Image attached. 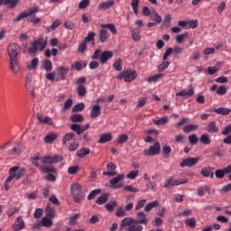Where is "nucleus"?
<instances>
[{
    "label": "nucleus",
    "mask_w": 231,
    "mask_h": 231,
    "mask_svg": "<svg viewBox=\"0 0 231 231\" xmlns=\"http://www.w3.org/2000/svg\"><path fill=\"white\" fill-rule=\"evenodd\" d=\"M138 219H134L133 217H125L120 225V231H142L143 230V226L140 225H147L149 223V218H147V215L145 213L140 211L136 214Z\"/></svg>",
    "instance_id": "nucleus-1"
},
{
    "label": "nucleus",
    "mask_w": 231,
    "mask_h": 231,
    "mask_svg": "<svg viewBox=\"0 0 231 231\" xmlns=\"http://www.w3.org/2000/svg\"><path fill=\"white\" fill-rule=\"evenodd\" d=\"M25 170L24 168H21L19 166H14L9 170V176L5 180V189L8 190L10 189V183L14 181V180H21L24 176Z\"/></svg>",
    "instance_id": "nucleus-2"
},
{
    "label": "nucleus",
    "mask_w": 231,
    "mask_h": 231,
    "mask_svg": "<svg viewBox=\"0 0 231 231\" xmlns=\"http://www.w3.org/2000/svg\"><path fill=\"white\" fill-rule=\"evenodd\" d=\"M32 162L35 167H38L42 171V172H57L53 166L44 167L46 165L44 162V157L41 156V153H35L32 157Z\"/></svg>",
    "instance_id": "nucleus-3"
},
{
    "label": "nucleus",
    "mask_w": 231,
    "mask_h": 231,
    "mask_svg": "<svg viewBox=\"0 0 231 231\" xmlns=\"http://www.w3.org/2000/svg\"><path fill=\"white\" fill-rule=\"evenodd\" d=\"M113 58V52L110 51H102V50H96L92 55V60H100L101 64H106L109 59Z\"/></svg>",
    "instance_id": "nucleus-4"
},
{
    "label": "nucleus",
    "mask_w": 231,
    "mask_h": 231,
    "mask_svg": "<svg viewBox=\"0 0 231 231\" xmlns=\"http://www.w3.org/2000/svg\"><path fill=\"white\" fill-rule=\"evenodd\" d=\"M137 77L138 74L136 73V70L127 69L119 73V75L116 76V79L118 80H122L124 79L125 82H133V80H134Z\"/></svg>",
    "instance_id": "nucleus-5"
},
{
    "label": "nucleus",
    "mask_w": 231,
    "mask_h": 231,
    "mask_svg": "<svg viewBox=\"0 0 231 231\" xmlns=\"http://www.w3.org/2000/svg\"><path fill=\"white\" fill-rule=\"evenodd\" d=\"M86 82V77H80L76 79V86L77 88V92L79 97H86L88 90L86 89V86H84V83Z\"/></svg>",
    "instance_id": "nucleus-6"
},
{
    "label": "nucleus",
    "mask_w": 231,
    "mask_h": 231,
    "mask_svg": "<svg viewBox=\"0 0 231 231\" xmlns=\"http://www.w3.org/2000/svg\"><path fill=\"white\" fill-rule=\"evenodd\" d=\"M37 12H39V7H31L15 17L14 23H19L22 19H26V17H30L31 15H33V14H37Z\"/></svg>",
    "instance_id": "nucleus-7"
},
{
    "label": "nucleus",
    "mask_w": 231,
    "mask_h": 231,
    "mask_svg": "<svg viewBox=\"0 0 231 231\" xmlns=\"http://www.w3.org/2000/svg\"><path fill=\"white\" fill-rule=\"evenodd\" d=\"M7 53L9 55V60L17 59V55L21 53V47L18 44L12 43L7 48Z\"/></svg>",
    "instance_id": "nucleus-8"
},
{
    "label": "nucleus",
    "mask_w": 231,
    "mask_h": 231,
    "mask_svg": "<svg viewBox=\"0 0 231 231\" xmlns=\"http://www.w3.org/2000/svg\"><path fill=\"white\" fill-rule=\"evenodd\" d=\"M162 151L160 143L157 142L153 145H151L148 150L143 151L144 156H156Z\"/></svg>",
    "instance_id": "nucleus-9"
},
{
    "label": "nucleus",
    "mask_w": 231,
    "mask_h": 231,
    "mask_svg": "<svg viewBox=\"0 0 231 231\" xmlns=\"http://www.w3.org/2000/svg\"><path fill=\"white\" fill-rule=\"evenodd\" d=\"M188 180H176L172 177H170L164 181V188L170 189V187H176L178 185H183V183H187Z\"/></svg>",
    "instance_id": "nucleus-10"
},
{
    "label": "nucleus",
    "mask_w": 231,
    "mask_h": 231,
    "mask_svg": "<svg viewBox=\"0 0 231 231\" xmlns=\"http://www.w3.org/2000/svg\"><path fill=\"white\" fill-rule=\"evenodd\" d=\"M178 26L180 28H184L185 30H190V28H198V21L197 20H190V21H179Z\"/></svg>",
    "instance_id": "nucleus-11"
},
{
    "label": "nucleus",
    "mask_w": 231,
    "mask_h": 231,
    "mask_svg": "<svg viewBox=\"0 0 231 231\" xmlns=\"http://www.w3.org/2000/svg\"><path fill=\"white\" fill-rule=\"evenodd\" d=\"M9 69L14 75H17L21 71V65H19V60L17 59L9 60Z\"/></svg>",
    "instance_id": "nucleus-12"
},
{
    "label": "nucleus",
    "mask_w": 231,
    "mask_h": 231,
    "mask_svg": "<svg viewBox=\"0 0 231 231\" xmlns=\"http://www.w3.org/2000/svg\"><path fill=\"white\" fill-rule=\"evenodd\" d=\"M199 162V157L196 158H186L180 162V167H194L197 163Z\"/></svg>",
    "instance_id": "nucleus-13"
},
{
    "label": "nucleus",
    "mask_w": 231,
    "mask_h": 231,
    "mask_svg": "<svg viewBox=\"0 0 231 231\" xmlns=\"http://www.w3.org/2000/svg\"><path fill=\"white\" fill-rule=\"evenodd\" d=\"M91 127V125L87 124L84 126H80V125L73 124L70 125L71 131H74L77 134L80 135L82 133H85V131H88Z\"/></svg>",
    "instance_id": "nucleus-14"
},
{
    "label": "nucleus",
    "mask_w": 231,
    "mask_h": 231,
    "mask_svg": "<svg viewBox=\"0 0 231 231\" xmlns=\"http://www.w3.org/2000/svg\"><path fill=\"white\" fill-rule=\"evenodd\" d=\"M210 91H216L217 95L223 97V95H226L227 89L225 85H220L218 87L217 85H213L210 87Z\"/></svg>",
    "instance_id": "nucleus-15"
},
{
    "label": "nucleus",
    "mask_w": 231,
    "mask_h": 231,
    "mask_svg": "<svg viewBox=\"0 0 231 231\" xmlns=\"http://www.w3.org/2000/svg\"><path fill=\"white\" fill-rule=\"evenodd\" d=\"M43 158H44L45 165H51L53 163H59V162H60V156L57 154L53 156L45 155L43 156Z\"/></svg>",
    "instance_id": "nucleus-16"
},
{
    "label": "nucleus",
    "mask_w": 231,
    "mask_h": 231,
    "mask_svg": "<svg viewBox=\"0 0 231 231\" xmlns=\"http://www.w3.org/2000/svg\"><path fill=\"white\" fill-rule=\"evenodd\" d=\"M34 43L36 45V48H38L40 51H42L44 48H46V45L48 44V39L44 37H40L34 42Z\"/></svg>",
    "instance_id": "nucleus-17"
},
{
    "label": "nucleus",
    "mask_w": 231,
    "mask_h": 231,
    "mask_svg": "<svg viewBox=\"0 0 231 231\" xmlns=\"http://www.w3.org/2000/svg\"><path fill=\"white\" fill-rule=\"evenodd\" d=\"M88 66L86 60L76 61L71 65V69H76V71H82L84 68Z\"/></svg>",
    "instance_id": "nucleus-18"
},
{
    "label": "nucleus",
    "mask_w": 231,
    "mask_h": 231,
    "mask_svg": "<svg viewBox=\"0 0 231 231\" xmlns=\"http://www.w3.org/2000/svg\"><path fill=\"white\" fill-rule=\"evenodd\" d=\"M194 88H189V89H183L180 92L176 93V97H184L185 98H189V97H193Z\"/></svg>",
    "instance_id": "nucleus-19"
},
{
    "label": "nucleus",
    "mask_w": 231,
    "mask_h": 231,
    "mask_svg": "<svg viewBox=\"0 0 231 231\" xmlns=\"http://www.w3.org/2000/svg\"><path fill=\"white\" fill-rule=\"evenodd\" d=\"M23 228H24V220L23 219V217H18L14 222V230L21 231Z\"/></svg>",
    "instance_id": "nucleus-20"
},
{
    "label": "nucleus",
    "mask_w": 231,
    "mask_h": 231,
    "mask_svg": "<svg viewBox=\"0 0 231 231\" xmlns=\"http://www.w3.org/2000/svg\"><path fill=\"white\" fill-rule=\"evenodd\" d=\"M100 106L95 105L92 106L91 112H90V118H98L100 115H102V112L100 110Z\"/></svg>",
    "instance_id": "nucleus-21"
},
{
    "label": "nucleus",
    "mask_w": 231,
    "mask_h": 231,
    "mask_svg": "<svg viewBox=\"0 0 231 231\" xmlns=\"http://www.w3.org/2000/svg\"><path fill=\"white\" fill-rule=\"evenodd\" d=\"M124 178H125V175H124V174H119V175H117L116 177L111 179V180H109V183L113 185V186H112V189H116V188L120 187V186H116V184H117V183H120V181H122V180H124Z\"/></svg>",
    "instance_id": "nucleus-22"
},
{
    "label": "nucleus",
    "mask_w": 231,
    "mask_h": 231,
    "mask_svg": "<svg viewBox=\"0 0 231 231\" xmlns=\"http://www.w3.org/2000/svg\"><path fill=\"white\" fill-rule=\"evenodd\" d=\"M113 140V135L109 133L103 134L99 136V140L97 143H107V142H111Z\"/></svg>",
    "instance_id": "nucleus-23"
},
{
    "label": "nucleus",
    "mask_w": 231,
    "mask_h": 231,
    "mask_svg": "<svg viewBox=\"0 0 231 231\" xmlns=\"http://www.w3.org/2000/svg\"><path fill=\"white\" fill-rule=\"evenodd\" d=\"M72 196H77V194H80L82 192V186L79 183H73L70 187Z\"/></svg>",
    "instance_id": "nucleus-24"
},
{
    "label": "nucleus",
    "mask_w": 231,
    "mask_h": 231,
    "mask_svg": "<svg viewBox=\"0 0 231 231\" xmlns=\"http://www.w3.org/2000/svg\"><path fill=\"white\" fill-rule=\"evenodd\" d=\"M37 66H39V58H33L31 62L27 64V69L33 71L37 69Z\"/></svg>",
    "instance_id": "nucleus-25"
},
{
    "label": "nucleus",
    "mask_w": 231,
    "mask_h": 231,
    "mask_svg": "<svg viewBox=\"0 0 231 231\" xmlns=\"http://www.w3.org/2000/svg\"><path fill=\"white\" fill-rule=\"evenodd\" d=\"M113 5H115V1H113V0L102 2L101 4H99L98 9L99 10H107V9L111 8V6H113Z\"/></svg>",
    "instance_id": "nucleus-26"
},
{
    "label": "nucleus",
    "mask_w": 231,
    "mask_h": 231,
    "mask_svg": "<svg viewBox=\"0 0 231 231\" xmlns=\"http://www.w3.org/2000/svg\"><path fill=\"white\" fill-rule=\"evenodd\" d=\"M151 21H154V23H157V24H160L162 23V16L158 14L156 10L152 11L150 14Z\"/></svg>",
    "instance_id": "nucleus-27"
},
{
    "label": "nucleus",
    "mask_w": 231,
    "mask_h": 231,
    "mask_svg": "<svg viewBox=\"0 0 231 231\" xmlns=\"http://www.w3.org/2000/svg\"><path fill=\"white\" fill-rule=\"evenodd\" d=\"M207 131L211 134H214V133H219V129L217 128L216 122H210L207 127Z\"/></svg>",
    "instance_id": "nucleus-28"
},
{
    "label": "nucleus",
    "mask_w": 231,
    "mask_h": 231,
    "mask_svg": "<svg viewBox=\"0 0 231 231\" xmlns=\"http://www.w3.org/2000/svg\"><path fill=\"white\" fill-rule=\"evenodd\" d=\"M156 207H160V202L158 200L150 202L144 207V212H151V210L156 208Z\"/></svg>",
    "instance_id": "nucleus-29"
},
{
    "label": "nucleus",
    "mask_w": 231,
    "mask_h": 231,
    "mask_svg": "<svg viewBox=\"0 0 231 231\" xmlns=\"http://www.w3.org/2000/svg\"><path fill=\"white\" fill-rule=\"evenodd\" d=\"M39 122H42V124H47V125H53V120H51L49 116H44L42 115L38 116Z\"/></svg>",
    "instance_id": "nucleus-30"
},
{
    "label": "nucleus",
    "mask_w": 231,
    "mask_h": 231,
    "mask_svg": "<svg viewBox=\"0 0 231 231\" xmlns=\"http://www.w3.org/2000/svg\"><path fill=\"white\" fill-rule=\"evenodd\" d=\"M25 88L30 93H33V85H32V76L30 75L26 76Z\"/></svg>",
    "instance_id": "nucleus-31"
},
{
    "label": "nucleus",
    "mask_w": 231,
    "mask_h": 231,
    "mask_svg": "<svg viewBox=\"0 0 231 231\" xmlns=\"http://www.w3.org/2000/svg\"><path fill=\"white\" fill-rule=\"evenodd\" d=\"M109 39V33H107V31L106 29H101L99 31V41L101 42H106Z\"/></svg>",
    "instance_id": "nucleus-32"
},
{
    "label": "nucleus",
    "mask_w": 231,
    "mask_h": 231,
    "mask_svg": "<svg viewBox=\"0 0 231 231\" xmlns=\"http://www.w3.org/2000/svg\"><path fill=\"white\" fill-rule=\"evenodd\" d=\"M214 112L217 113V115H230L231 113V109L230 108H226V107H219V108H215Z\"/></svg>",
    "instance_id": "nucleus-33"
},
{
    "label": "nucleus",
    "mask_w": 231,
    "mask_h": 231,
    "mask_svg": "<svg viewBox=\"0 0 231 231\" xmlns=\"http://www.w3.org/2000/svg\"><path fill=\"white\" fill-rule=\"evenodd\" d=\"M205 192H210L209 186H202L197 189V194L199 198H203V196H205Z\"/></svg>",
    "instance_id": "nucleus-34"
},
{
    "label": "nucleus",
    "mask_w": 231,
    "mask_h": 231,
    "mask_svg": "<svg viewBox=\"0 0 231 231\" xmlns=\"http://www.w3.org/2000/svg\"><path fill=\"white\" fill-rule=\"evenodd\" d=\"M42 68L45 69V71H51V69H53V63H51L50 60H45L42 62Z\"/></svg>",
    "instance_id": "nucleus-35"
},
{
    "label": "nucleus",
    "mask_w": 231,
    "mask_h": 231,
    "mask_svg": "<svg viewBox=\"0 0 231 231\" xmlns=\"http://www.w3.org/2000/svg\"><path fill=\"white\" fill-rule=\"evenodd\" d=\"M42 226L50 228L53 225V221L49 217H43L42 218Z\"/></svg>",
    "instance_id": "nucleus-36"
},
{
    "label": "nucleus",
    "mask_w": 231,
    "mask_h": 231,
    "mask_svg": "<svg viewBox=\"0 0 231 231\" xmlns=\"http://www.w3.org/2000/svg\"><path fill=\"white\" fill-rule=\"evenodd\" d=\"M168 123H169V117L167 116H163V117H161L160 119L153 120L154 125H165Z\"/></svg>",
    "instance_id": "nucleus-37"
},
{
    "label": "nucleus",
    "mask_w": 231,
    "mask_h": 231,
    "mask_svg": "<svg viewBox=\"0 0 231 231\" xmlns=\"http://www.w3.org/2000/svg\"><path fill=\"white\" fill-rule=\"evenodd\" d=\"M58 71H59L61 79H64L66 77V75H68V73L69 71V67L60 66V67H58Z\"/></svg>",
    "instance_id": "nucleus-38"
},
{
    "label": "nucleus",
    "mask_w": 231,
    "mask_h": 231,
    "mask_svg": "<svg viewBox=\"0 0 231 231\" xmlns=\"http://www.w3.org/2000/svg\"><path fill=\"white\" fill-rule=\"evenodd\" d=\"M70 121H72L74 123H81L84 121V116H82L80 114H74V115L70 116Z\"/></svg>",
    "instance_id": "nucleus-39"
},
{
    "label": "nucleus",
    "mask_w": 231,
    "mask_h": 231,
    "mask_svg": "<svg viewBox=\"0 0 231 231\" xmlns=\"http://www.w3.org/2000/svg\"><path fill=\"white\" fill-rule=\"evenodd\" d=\"M57 140V134H50L44 137L45 143H53Z\"/></svg>",
    "instance_id": "nucleus-40"
},
{
    "label": "nucleus",
    "mask_w": 231,
    "mask_h": 231,
    "mask_svg": "<svg viewBox=\"0 0 231 231\" xmlns=\"http://www.w3.org/2000/svg\"><path fill=\"white\" fill-rule=\"evenodd\" d=\"M75 138V134L73 133H68L66 134L62 138V145H66L68 142H70V140H73Z\"/></svg>",
    "instance_id": "nucleus-41"
},
{
    "label": "nucleus",
    "mask_w": 231,
    "mask_h": 231,
    "mask_svg": "<svg viewBox=\"0 0 231 231\" xmlns=\"http://www.w3.org/2000/svg\"><path fill=\"white\" fill-rule=\"evenodd\" d=\"M58 53H59V50L57 49H51V50L47 49L45 51V57H47L48 59H50V57H57Z\"/></svg>",
    "instance_id": "nucleus-42"
},
{
    "label": "nucleus",
    "mask_w": 231,
    "mask_h": 231,
    "mask_svg": "<svg viewBox=\"0 0 231 231\" xmlns=\"http://www.w3.org/2000/svg\"><path fill=\"white\" fill-rule=\"evenodd\" d=\"M101 28H106L113 33V35H116V27H115V24L113 23H107V24H101Z\"/></svg>",
    "instance_id": "nucleus-43"
},
{
    "label": "nucleus",
    "mask_w": 231,
    "mask_h": 231,
    "mask_svg": "<svg viewBox=\"0 0 231 231\" xmlns=\"http://www.w3.org/2000/svg\"><path fill=\"white\" fill-rule=\"evenodd\" d=\"M60 24H62V22L60 20H56L55 22H53L51 26L47 27L48 33H50V32H53L54 30H57Z\"/></svg>",
    "instance_id": "nucleus-44"
},
{
    "label": "nucleus",
    "mask_w": 231,
    "mask_h": 231,
    "mask_svg": "<svg viewBox=\"0 0 231 231\" xmlns=\"http://www.w3.org/2000/svg\"><path fill=\"white\" fill-rule=\"evenodd\" d=\"M200 143H204V145H209L210 143V136L207 134H204L199 138Z\"/></svg>",
    "instance_id": "nucleus-45"
},
{
    "label": "nucleus",
    "mask_w": 231,
    "mask_h": 231,
    "mask_svg": "<svg viewBox=\"0 0 231 231\" xmlns=\"http://www.w3.org/2000/svg\"><path fill=\"white\" fill-rule=\"evenodd\" d=\"M198 129V125H188L183 127V133H192V131H196Z\"/></svg>",
    "instance_id": "nucleus-46"
},
{
    "label": "nucleus",
    "mask_w": 231,
    "mask_h": 231,
    "mask_svg": "<svg viewBox=\"0 0 231 231\" xmlns=\"http://www.w3.org/2000/svg\"><path fill=\"white\" fill-rule=\"evenodd\" d=\"M131 6L135 15H138V8L140 6V0H132Z\"/></svg>",
    "instance_id": "nucleus-47"
},
{
    "label": "nucleus",
    "mask_w": 231,
    "mask_h": 231,
    "mask_svg": "<svg viewBox=\"0 0 231 231\" xmlns=\"http://www.w3.org/2000/svg\"><path fill=\"white\" fill-rule=\"evenodd\" d=\"M89 152H90L89 149L83 148L77 152V157L84 158L85 156H88V154H89Z\"/></svg>",
    "instance_id": "nucleus-48"
},
{
    "label": "nucleus",
    "mask_w": 231,
    "mask_h": 231,
    "mask_svg": "<svg viewBox=\"0 0 231 231\" xmlns=\"http://www.w3.org/2000/svg\"><path fill=\"white\" fill-rule=\"evenodd\" d=\"M186 226H189V228H196V218L195 217H190L186 219L185 221Z\"/></svg>",
    "instance_id": "nucleus-49"
},
{
    "label": "nucleus",
    "mask_w": 231,
    "mask_h": 231,
    "mask_svg": "<svg viewBox=\"0 0 231 231\" xmlns=\"http://www.w3.org/2000/svg\"><path fill=\"white\" fill-rule=\"evenodd\" d=\"M84 107H86L84 103L77 104L72 107V113H79L80 111H84Z\"/></svg>",
    "instance_id": "nucleus-50"
},
{
    "label": "nucleus",
    "mask_w": 231,
    "mask_h": 231,
    "mask_svg": "<svg viewBox=\"0 0 231 231\" xmlns=\"http://www.w3.org/2000/svg\"><path fill=\"white\" fill-rule=\"evenodd\" d=\"M107 199H109L107 194H103L97 199L96 203H97V205H104L107 201Z\"/></svg>",
    "instance_id": "nucleus-51"
},
{
    "label": "nucleus",
    "mask_w": 231,
    "mask_h": 231,
    "mask_svg": "<svg viewBox=\"0 0 231 231\" xmlns=\"http://www.w3.org/2000/svg\"><path fill=\"white\" fill-rule=\"evenodd\" d=\"M162 77H163V74H155L153 76L149 77L146 80L147 82H158V80H160V79H162Z\"/></svg>",
    "instance_id": "nucleus-52"
},
{
    "label": "nucleus",
    "mask_w": 231,
    "mask_h": 231,
    "mask_svg": "<svg viewBox=\"0 0 231 231\" xmlns=\"http://www.w3.org/2000/svg\"><path fill=\"white\" fill-rule=\"evenodd\" d=\"M45 212H46L47 217L53 219L55 216V209L51 208V207L50 206H47Z\"/></svg>",
    "instance_id": "nucleus-53"
},
{
    "label": "nucleus",
    "mask_w": 231,
    "mask_h": 231,
    "mask_svg": "<svg viewBox=\"0 0 231 231\" xmlns=\"http://www.w3.org/2000/svg\"><path fill=\"white\" fill-rule=\"evenodd\" d=\"M169 66H171V61L164 60L161 65H159L158 71L162 73V71H165Z\"/></svg>",
    "instance_id": "nucleus-54"
},
{
    "label": "nucleus",
    "mask_w": 231,
    "mask_h": 231,
    "mask_svg": "<svg viewBox=\"0 0 231 231\" xmlns=\"http://www.w3.org/2000/svg\"><path fill=\"white\" fill-rule=\"evenodd\" d=\"M129 140V136L125 134H122L118 136L116 142L117 143H125Z\"/></svg>",
    "instance_id": "nucleus-55"
},
{
    "label": "nucleus",
    "mask_w": 231,
    "mask_h": 231,
    "mask_svg": "<svg viewBox=\"0 0 231 231\" xmlns=\"http://www.w3.org/2000/svg\"><path fill=\"white\" fill-rule=\"evenodd\" d=\"M113 68L116 71H122V59H117L114 63Z\"/></svg>",
    "instance_id": "nucleus-56"
},
{
    "label": "nucleus",
    "mask_w": 231,
    "mask_h": 231,
    "mask_svg": "<svg viewBox=\"0 0 231 231\" xmlns=\"http://www.w3.org/2000/svg\"><path fill=\"white\" fill-rule=\"evenodd\" d=\"M116 205H117L116 201H112V202L107 203L105 206V208H106V210H108V212H113L115 210V208L116 207Z\"/></svg>",
    "instance_id": "nucleus-57"
},
{
    "label": "nucleus",
    "mask_w": 231,
    "mask_h": 231,
    "mask_svg": "<svg viewBox=\"0 0 231 231\" xmlns=\"http://www.w3.org/2000/svg\"><path fill=\"white\" fill-rule=\"evenodd\" d=\"M139 173L140 171H138V170L132 171L126 175V178L128 180H136V177L138 176Z\"/></svg>",
    "instance_id": "nucleus-58"
},
{
    "label": "nucleus",
    "mask_w": 231,
    "mask_h": 231,
    "mask_svg": "<svg viewBox=\"0 0 231 231\" xmlns=\"http://www.w3.org/2000/svg\"><path fill=\"white\" fill-rule=\"evenodd\" d=\"M91 2L89 1V0H82L81 2H79V8L80 9V10H84V9H86V8H88V6H89V4H90Z\"/></svg>",
    "instance_id": "nucleus-59"
},
{
    "label": "nucleus",
    "mask_w": 231,
    "mask_h": 231,
    "mask_svg": "<svg viewBox=\"0 0 231 231\" xmlns=\"http://www.w3.org/2000/svg\"><path fill=\"white\" fill-rule=\"evenodd\" d=\"M124 190H127L128 192H140V189L134 187L133 185L125 186Z\"/></svg>",
    "instance_id": "nucleus-60"
},
{
    "label": "nucleus",
    "mask_w": 231,
    "mask_h": 231,
    "mask_svg": "<svg viewBox=\"0 0 231 231\" xmlns=\"http://www.w3.org/2000/svg\"><path fill=\"white\" fill-rule=\"evenodd\" d=\"M147 104V97L137 99V107H143Z\"/></svg>",
    "instance_id": "nucleus-61"
},
{
    "label": "nucleus",
    "mask_w": 231,
    "mask_h": 231,
    "mask_svg": "<svg viewBox=\"0 0 231 231\" xmlns=\"http://www.w3.org/2000/svg\"><path fill=\"white\" fill-rule=\"evenodd\" d=\"M75 26H77V23L71 21H67L64 23V27L67 30H73L75 28Z\"/></svg>",
    "instance_id": "nucleus-62"
},
{
    "label": "nucleus",
    "mask_w": 231,
    "mask_h": 231,
    "mask_svg": "<svg viewBox=\"0 0 231 231\" xmlns=\"http://www.w3.org/2000/svg\"><path fill=\"white\" fill-rule=\"evenodd\" d=\"M79 149V142H77L75 139H73V142L69 146V151L75 152Z\"/></svg>",
    "instance_id": "nucleus-63"
},
{
    "label": "nucleus",
    "mask_w": 231,
    "mask_h": 231,
    "mask_svg": "<svg viewBox=\"0 0 231 231\" xmlns=\"http://www.w3.org/2000/svg\"><path fill=\"white\" fill-rule=\"evenodd\" d=\"M171 14H165L164 15V21H163V26H166V28H169L171 26Z\"/></svg>",
    "instance_id": "nucleus-64"
}]
</instances>
